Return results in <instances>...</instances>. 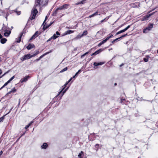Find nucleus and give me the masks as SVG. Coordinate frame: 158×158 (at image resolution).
<instances>
[{
    "label": "nucleus",
    "instance_id": "f257e3e1",
    "mask_svg": "<svg viewBox=\"0 0 158 158\" xmlns=\"http://www.w3.org/2000/svg\"><path fill=\"white\" fill-rule=\"evenodd\" d=\"M48 0H36L34 7L31 11V14L29 17L28 21L32 20L35 19V16L38 13V8L40 9L41 6L47 4Z\"/></svg>",
    "mask_w": 158,
    "mask_h": 158
},
{
    "label": "nucleus",
    "instance_id": "f03ea898",
    "mask_svg": "<svg viewBox=\"0 0 158 158\" xmlns=\"http://www.w3.org/2000/svg\"><path fill=\"white\" fill-rule=\"evenodd\" d=\"M153 27V24L149 23L148 24V25L147 27L143 29V32L144 33H147L148 32L150 31L151 30L152 28Z\"/></svg>",
    "mask_w": 158,
    "mask_h": 158
},
{
    "label": "nucleus",
    "instance_id": "7ed1b4c3",
    "mask_svg": "<svg viewBox=\"0 0 158 158\" xmlns=\"http://www.w3.org/2000/svg\"><path fill=\"white\" fill-rule=\"evenodd\" d=\"M68 83L67 82L64 85V87L59 92L58 94L57 95V96L60 95L61 94V95L60 96V97H61L65 93V92L68 89V87L67 88H66L64 90H63L65 88V87H66L67 85L68 84Z\"/></svg>",
    "mask_w": 158,
    "mask_h": 158
},
{
    "label": "nucleus",
    "instance_id": "20e7f679",
    "mask_svg": "<svg viewBox=\"0 0 158 158\" xmlns=\"http://www.w3.org/2000/svg\"><path fill=\"white\" fill-rule=\"evenodd\" d=\"M154 13H155V12H153L151 14H149L145 15L142 18V21H144V20H148V18L150 16L153 15L154 14Z\"/></svg>",
    "mask_w": 158,
    "mask_h": 158
},
{
    "label": "nucleus",
    "instance_id": "39448f33",
    "mask_svg": "<svg viewBox=\"0 0 158 158\" xmlns=\"http://www.w3.org/2000/svg\"><path fill=\"white\" fill-rule=\"evenodd\" d=\"M105 62H100L99 63L95 62L94 63V68L95 69H96L98 68L97 67L98 66L101 65L105 64Z\"/></svg>",
    "mask_w": 158,
    "mask_h": 158
},
{
    "label": "nucleus",
    "instance_id": "423d86ee",
    "mask_svg": "<svg viewBox=\"0 0 158 158\" xmlns=\"http://www.w3.org/2000/svg\"><path fill=\"white\" fill-rule=\"evenodd\" d=\"M32 57L31 55L30 54H28L26 55H24L23 58L22 57L21 58V60L23 61L25 60L29 59Z\"/></svg>",
    "mask_w": 158,
    "mask_h": 158
},
{
    "label": "nucleus",
    "instance_id": "0eeeda50",
    "mask_svg": "<svg viewBox=\"0 0 158 158\" xmlns=\"http://www.w3.org/2000/svg\"><path fill=\"white\" fill-rule=\"evenodd\" d=\"M60 35V34L58 31H57L56 32V33L54 34L53 36H52L49 40L55 39L58 37L59 35Z\"/></svg>",
    "mask_w": 158,
    "mask_h": 158
},
{
    "label": "nucleus",
    "instance_id": "6e6552de",
    "mask_svg": "<svg viewBox=\"0 0 158 158\" xmlns=\"http://www.w3.org/2000/svg\"><path fill=\"white\" fill-rule=\"evenodd\" d=\"M69 6V4H65L62 6L58 8V9L62 10L68 8V6Z\"/></svg>",
    "mask_w": 158,
    "mask_h": 158
},
{
    "label": "nucleus",
    "instance_id": "1a4fd4ad",
    "mask_svg": "<svg viewBox=\"0 0 158 158\" xmlns=\"http://www.w3.org/2000/svg\"><path fill=\"white\" fill-rule=\"evenodd\" d=\"M30 77L29 76H27L23 77V78L21 79L20 80V82L22 83L23 82H25L27 81V80Z\"/></svg>",
    "mask_w": 158,
    "mask_h": 158
},
{
    "label": "nucleus",
    "instance_id": "9d476101",
    "mask_svg": "<svg viewBox=\"0 0 158 158\" xmlns=\"http://www.w3.org/2000/svg\"><path fill=\"white\" fill-rule=\"evenodd\" d=\"M40 33L38 31H36L35 34L33 35L31 37L30 40H32L33 39H35L40 34Z\"/></svg>",
    "mask_w": 158,
    "mask_h": 158
},
{
    "label": "nucleus",
    "instance_id": "9b49d317",
    "mask_svg": "<svg viewBox=\"0 0 158 158\" xmlns=\"http://www.w3.org/2000/svg\"><path fill=\"white\" fill-rule=\"evenodd\" d=\"M11 31H10L6 30L5 31L4 35L5 37H7L9 35Z\"/></svg>",
    "mask_w": 158,
    "mask_h": 158
},
{
    "label": "nucleus",
    "instance_id": "f8f14e48",
    "mask_svg": "<svg viewBox=\"0 0 158 158\" xmlns=\"http://www.w3.org/2000/svg\"><path fill=\"white\" fill-rule=\"evenodd\" d=\"M52 51V50H51L50 51L47 52L45 53L44 54H43L41 56H40L39 57V59H40L41 58H42V57H43L44 56H45L48 54L49 53L51 52Z\"/></svg>",
    "mask_w": 158,
    "mask_h": 158
},
{
    "label": "nucleus",
    "instance_id": "ddd939ff",
    "mask_svg": "<svg viewBox=\"0 0 158 158\" xmlns=\"http://www.w3.org/2000/svg\"><path fill=\"white\" fill-rule=\"evenodd\" d=\"M35 47V45L33 44H30L29 45L27 46V48L28 50H30L31 48H34Z\"/></svg>",
    "mask_w": 158,
    "mask_h": 158
},
{
    "label": "nucleus",
    "instance_id": "4468645a",
    "mask_svg": "<svg viewBox=\"0 0 158 158\" xmlns=\"http://www.w3.org/2000/svg\"><path fill=\"white\" fill-rule=\"evenodd\" d=\"M52 23L48 25H46V24L45 23V24L43 26V29L44 30H45L47 29L49 27H50Z\"/></svg>",
    "mask_w": 158,
    "mask_h": 158
},
{
    "label": "nucleus",
    "instance_id": "2eb2a0df",
    "mask_svg": "<svg viewBox=\"0 0 158 158\" xmlns=\"http://www.w3.org/2000/svg\"><path fill=\"white\" fill-rule=\"evenodd\" d=\"M48 144L46 143H44L41 146V147L42 148L45 149L48 147Z\"/></svg>",
    "mask_w": 158,
    "mask_h": 158
},
{
    "label": "nucleus",
    "instance_id": "dca6fc26",
    "mask_svg": "<svg viewBox=\"0 0 158 158\" xmlns=\"http://www.w3.org/2000/svg\"><path fill=\"white\" fill-rule=\"evenodd\" d=\"M84 155V152L82 151H81L78 155V157L79 158H83Z\"/></svg>",
    "mask_w": 158,
    "mask_h": 158
},
{
    "label": "nucleus",
    "instance_id": "f3484780",
    "mask_svg": "<svg viewBox=\"0 0 158 158\" xmlns=\"http://www.w3.org/2000/svg\"><path fill=\"white\" fill-rule=\"evenodd\" d=\"M74 31H71L70 30H68L65 32L64 33V35L70 34L72 33Z\"/></svg>",
    "mask_w": 158,
    "mask_h": 158
},
{
    "label": "nucleus",
    "instance_id": "a211bd4d",
    "mask_svg": "<svg viewBox=\"0 0 158 158\" xmlns=\"http://www.w3.org/2000/svg\"><path fill=\"white\" fill-rule=\"evenodd\" d=\"M98 15V12L96 11L95 13H94L93 14L91 15H89V18H91V17H92L95 16H96Z\"/></svg>",
    "mask_w": 158,
    "mask_h": 158
},
{
    "label": "nucleus",
    "instance_id": "6ab92c4d",
    "mask_svg": "<svg viewBox=\"0 0 158 158\" xmlns=\"http://www.w3.org/2000/svg\"><path fill=\"white\" fill-rule=\"evenodd\" d=\"M146 58H144L143 59V60L145 62H147L148 61V58H149V56L148 55H147L146 56Z\"/></svg>",
    "mask_w": 158,
    "mask_h": 158
},
{
    "label": "nucleus",
    "instance_id": "aec40b11",
    "mask_svg": "<svg viewBox=\"0 0 158 158\" xmlns=\"http://www.w3.org/2000/svg\"><path fill=\"white\" fill-rule=\"evenodd\" d=\"M113 36V35L112 34H109L107 36V37L105 40H109L110 38H112Z\"/></svg>",
    "mask_w": 158,
    "mask_h": 158
},
{
    "label": "nucleus",
    "instance_id": "412c9836",
    "mask_svg": "<svg viewBox=\"0 0 158 158\" xmlns=\"http://www.w3.org/2000/svg\"><path fill=\"white\" fill-rule=\"evenodd\" d=\"M113 36V35L112 34H109L107 36V37L105 40H109L110 38H112Z\"/></svg>",
    "mask_w": 158,
    "mask_h": 158
},
{
    "label": "nucleus",
    "instance_id": "4be33fe9",
    "mask_svg": "<svg viewBox=\"0 0 158 158\" xmlns=\"http://www.w3.org/2000/svg\"><path fill=\"white\" fill-rule=\"evenodd\" d=\"M107 40H103L102 42L99 43L98 44V47H100V46H101L102 44H104L105 43H106Z\"/></svg>",
    "mask_w": 158,
    "mask_h": 158
},
{
    "label": "nucleus",
    "instance_id": "5701e85b",
    "mask_svg": "<svg viewBox=\"0 0 158 158\" xmlns=\"http://www.w3.org/2000/svg\"><path fill=\"white\" fill-rule=\"evenodd\" d=\"M103 50V49H99L97 51H95V53L97 55V54H99V53H100Z\"/></svg>",
    "mask_w": 158,
    "mask_h": 158
},
{
    "label": "nucleus",
    "instance_id": "b1692460",
    "mask_svg": "<svg viewBox=\"0 0 158 158\" xmlns=\"http://www.w3.org/2000/svg\"><path fill=\"white\" fill-rule=\"evenodd\" d=\"M16 91V89H15V88H13L12 89L11 91L9 92L7 94H10L11 92H13V93H15V92Z\"/></svg>",
    "mask_w": 158,
    "mask_h": 158
},
{
    "label": "nucleus",
    "instance_id": "393cba45",
    "mask_svg": "<svg viewBox=\"0 0 158 158\" xmlns=\"http://www.w3.org/2000/svg\"><path fill=\"white\" fill-rule=\"evenodd\" d=\"M10 83L9 82V81H8L7 82H6V83H5L3 85V86L2 87L0 88V90H1V89H2V88H3L5 86H6V85H7L9 83Z\"/></svg>",
    "mask_w": 158,
    "mask_h": 158
},
{
    "label": "nucleus",
    "instance_id": "a878e982",
    "mask_svg": "<svg viewBox=\"0 0 158 158\" xmlns=\"http://www.w3.org/2000/svg\"><path fill=\"white\" fill-rule=\"evenodd\" d=\"M127 35V34H125V35H122L120 37H118V38H115L114 40H119V39H120V38H121L122 37H125V36L126 35Z\"/></svg>",
    "mask_w": 158,
    "mask_h": 158
},
{
    "label": "nucleus",
    "instance_id": "bb28decb",
    "mask_svg": "<svg viewBox=\"0 0 158 158\" xmlns=\"http://www.w3.org/2000/svg\"><path fill=\"white\" fill-rule=\"evenodd\" d=\"M39 53H40V52L39 51H37L36 52L35 54H34L33 55H31V56H32V57H34V56H36V55H37L38 54H39Z\"/></svg>",
    "mask_w": 158,
    "mask_h": 158
},
{
    "label": "nucleus",
    "instance_id": "cd10ccee",
    "mask_svg": "<svg viewBox=\"0 0 158 158\" xmlns=\"http://www.w3.org/2000/svg\"><path fill=\"white\" fill-rule=\"evenodd\" d=\"M109 18V17H106V18H105V19H104L102 20L101 21V22L102 23H103L104 21H106Z\"/></svg>",
    "mask_w": 158,
    "mask_h": 158
},
{
    "label": "nucleus",
    "instance_id": "c85d7f7f",
    "mask_svg": "<svg viewBox=\"0 0 158 158\" xmlns=\"http://www.w3.org/2000/svg\"><path fill=\"white\" fill-rule=\"evenodd\" d=\"M87 34V31H85L81 35V36H82L83 35H86Z\"/></svg>",
    "mask_w": 158,
    "mask_h": 158
},
{
    "label": "nucleus",
    "instance_id": "c756f323",
    "mask_svg": "<svg viewBox=\"0 0 158 158\" xmlns=\"http://www.w3.org/2000/svg\"><path fill=\"white\" fill-rule=\"evenodd\" d=\"M68 69V68H67V67H66L65 68H64V69H62L60 72L61 73H62L64 71H65L66 70H67Z\"/></svg>",
    "mask_w": 158,
    "mask_h": 158
},
{
    "label": "nucleus",
    "instance_id": "7c9ffc66",
    "mask_svg": "<svg viewBox=\"0 0 158 158\" xmlns=\"http://www.w3.org/2000/svg\"><path fill=\"white\" fill-rule=\"evenodd\" d=\"M125 31V30H124V29H123V30H121V31H119L118 32L116 33V35H118V34H119L121 33H122V32H124V31Z\"/></svg>",
    "mask_w": 158,
    "mask_h": 158
},
{
    "label": "nucleus",
    "instance_id": "2f4dec72",
    "mask_svg": "<svg viewBox=\"0 0 158 158\" xmlns=\"http://www.w3.org/2000/svg\"><path fill=\"white\" fill-rule=\"evenodd\" d=\"M89 52H87L85 53H84V54L82 55L81 56V58H83L85 55H86V54H88L89 53Z\"/></svg>",
    "mask_w": 158,
    "mask_h": 158
},
{
    "label": "nucleus",
    "instance_id": "473e14b6",
    "mask_svg": "<svg viewBox=\"0 0 158 158\" xmlns=\"http://www.w3.org/2000/svg\"><path fill=\"white\" fill-rule=\"evenodd\" d=\"M58 10H59V9H58V8L57 9H56L55 11L53 13V15H55L57 14V11Z\"/></svg>",
    "mask_w": 158,
    "mask_h": 158
},
{
    "label": "nucleus",
    "instance_id": "72a5a7b5",
    "mask_svg": "<svg viewBox=\"0 0 158 158\" xmlns=\"http://www.w3.org/2000/svg\"><path fill=\"white\" fill-rule=\"evenodd\" d=\"M15 11L17 13V14L18 15H20L21 14V12L20 11H17V9L15 10Z\"/></svg>",
    "mask_w": 158,
    "mask_h": 158
},
{
    "label": "nucleus",
    "instance_id": "f704fd0d",
    "mask_svg": "<svg viewBox=\"0 0 158 158\" xmlns=\"http://www.w3.org/2000/svg\"><path fill=\"white\" fill-rule=\"evenodd\" d=\"M7 40H0L1 43L2 44L5 43Z\"/></svg>",
    "mask_w": 158,
    "mask_h": 158
},
{
    "label": "nucleus",
    "instance_id": "c9c22d12",
    "mask_svg": "<svg viewBox=\"0 0 158 158\" xmlns=\"http://www.w3.org/2000/svg\"><path fill=\"white\" fill-rule=\"evenodd\" d=\"M4 118V116H3L0 118V122H2Z\"/></svg>",
    "mask_w": 158,
    "mask_h": 158
},
{
    "label": "nucleus",
    "instance_id": "e433bc0d",
    "mask_svg": "<svg viewBox=\"0 0 158 158\" xmlns=\"http://www.w3.org/2000/svg\"><path fill=\"white\" fill-rule=\"evenodd\" d=\"M15 78V76H13L12 77H11L8 81H9V82H10V81L14 79Z\"/></svg>",
    "mask_w": 158,
    "mask_h": 158
},
{
    "label": "nucleus",
    "instance_id": "4c0bfd02",
    "mask_svg": "<svg viewBox=\"0 0 158 158\" xmlns=\"http://www.w3.org/2000/svg\"><path fill=\"white\" fill-rule=\"evenodd\" d=\"M15 78V76H13L12 77H11L8 81H9V82H10V81L14 79Z\"/></svg>",
    "mask_w": 158,
    "mask_h": 158
},
{
    "label": "nucleus",
    "instance_id": "58836bf2",
    "mask_svg": "<svg viewBox=\"0 0 158 158\" xmlns=\"http://www.w3.org/2000/svg\"><path fill=\"white\" fill-rule=\"evenodd\" d=\"M15 78V76H13L12 77H11L8 81H9V82H10V81L14 79Z\"/></svg>",
    "mask_w": 158,
    "mask_h": 158
},
{
    "label": "nucleus",
    "instance_id": "ea45409f",
    "mask_svg": "<svg viewBox=\"0 0 158 158\" xmlns=\"http://www.w3.org/2000/svg\"><path fill=\"white\" fill-rule=\"evenodd\" d=\"M23 33H21L20 35V36L19 37V40H21V39L22 36L23 35Z\"/></svg>",
    "mask_w": 158,
    "mask_h": 158
},
{
    "label": "nucleus",
    "instance_id": "a19ab883",
    "mask_svg": "<svg viewBox=\"0 0 158 158\" xmlns=\"http://www.w3.org/2000/svg\"><path fill=\"white\" fill-rule=\"evenodd\" d=\"M81 72V70H79L75 74V76H77L79 73Z\"/></svg>",
    "mask_w": 158,
    "mask_h": 158
},
{
    "label": "nucleus",
    "instance_id": "79ce46f5",
    "mask_svg": "<svg viewBox=\"0 0 158 158\" xmlns=\"http://www.w3.org/2000/svg\"><path fill=\"white\" fill-rule=\"evenodd\" d=\"M130 27V26L129 25H128L127 26L126 28L124 29V30L125 31L127 30L129 27Z\"/></svg>",
    "mask_w": 158,
    "mask_h": 158
},
{
    "label": "nucleus",
    "instance_id": "37998d69",
    "mask_svg": "<svg viewBox=\"0 0 158 158\" xmlns=\"http://www.w3.org/2000/svg\"><path fill=\"white\" fill-rule=\"evenodd\" d=\"M9 72V71H7L6 73H4L1 76V77H3L6 74L8 73Z\"/></svg>",
    "mask_w": 158,
    "mask_h": 158
},
{
    "label": "nucleus",
    "instance_id": "c03bdc74",
    "mask_svg": "<svg viewBox=\"0 0 158 158\" xmlns=\"http://www.w3.org/2000/svg\"><path fill=\"white\" fill-rule=\"evenodd\" d=\"M125 99H121L120 103H122V104H123V101H125Z\"/></svg>",
    "mask_w": 158,
    "mask_h": 158
},
{
    "label": "nucleus",
    "instance_id": "a18cd8bd",
    "mask_svg": "<svg viewBox=\"0 0 158 158\" xmlns=\"http://www.w3.org/2000/svg\"><path fill=\"white\" fill-rule=\"evenodd\" d=\"M13 108V107H12L9 110V111L8 112V113L7 114H6V115H7V114H9L10 113V112L12 110Z\"/></svg>",
    "mask_w": 158,
    "mask_h": 158
},
{
    "label": "nucleus",
    "instance_id": "49530a36",
    "mask_svg": "<svg viewBox=\"0 0 158 158\" xmlns=\"http://www.w3.org/2000/svg\"><path fill=\"white\" fill-rule=\"evenodd\" d=\"M34 123L33 121H31L30 122V123L28 124L30 126L32 124Z\"/></svg>",
    "mask_w": 158,
    "mask_h": 158
},
{
    "label": "nucleus",
    "instance_id": "de8ad7c7",
    "mask_svg": "<svg viewBox=\"0 0 158 158\" xmlns=\"http://www.w3.org/2000/svg\"><path fill=\"white\" fill-rule=\"evenodd\" d=\"M47 16H46V17H45V20H44V22H43V23L42 25H44V23H45V21H46V20H47Z\"/></svg>",
    "mask_w": 158,
    "mask_h": 158
},
{
    "label": "nucleus",
    "instance_id": "09e8293b",
    "mask_svg": "<svg viewBox=\"0 0 158 158\" xmlns=\"http://www.w3.org/2000/svg\"><path fill=\"white\" fill-rule=\"evenodd\" d=\"M30 127V126L28 124V125H26L25 128L26 129H27L29 127Z\"/></svg>",
    "mask_w": 158,
    "mask_h": 158
},
{
    "label": "nucleus",
    "instance_id": "8fccbe9b",
    "mask_svg": "<svg viewBox=\"0 0 158 158\" xmlns=\"http://www.w3.org/2000/svg\"><path fill=\"white\" fill-rule=\"evenodd\" d=\"M99 144H96V145H95V147L96 148H98V147H99Z\"/></svg>",
    "mask_w": 158,
    "mask_h": 158
},
{
    "label": "nucleus",
    "instance_id": "3c124183",
    "mask_svg": "<svg viewBox=\"0 0 158 158\" xmlns=\"http://www.w3.org/2000/svg\"><path fill=\"white\" fill-rule=\"evenodd\" d=\"M72 78H71L70 79H69V80L67 82L68 83H69L72 80Z\"/></svg>",
    "mask_w": 158,
    "mask_h": 158
},
{
    "label": "nucleus",
    "instance_id": "603ef678",
    "mask_svg": "<svg viewBox=\"0 0 158 158\" xmlns=\"http://www.w3.org/2000/svg\"><path fill=\"white\" fill-rule=\"evenodd\" d=\"M40 59H39V58H38V59H36L35 60H34V61H37L39 60Z\"/></svg>",
    "mask_w": 158,
    "mask_h": 158
},
{
    "label": "nucleus",
    "instance_id": "864d4df0",
    "mask_svg": "<svg viewBox=\"0 0 158 158\" xmlns=\"http://www.w3.org/2000/svg\"><path fill=\"white\" fill-rule=\"evenodd\" d=\"M3 153V152L2 151H1L0 152V156H1L2 154Z\"/></svg>",
    "mask_w": 158,
    "mask_h": 158
},
{
    "label": "nucleus",
    "instance_id": "5fc2aeb1",
    "mask_svg": "<svg viewBox=\"0 0 158 158\" xmlns=\"http://www.w3.org/2000/svg\"><path fill=\"white\" fill-rule=\"evenodd\" d=\"M96 55V54L95 53V52H94L93 53L92 55H91V56H94V55Z\"/></svg>",
    "mask_w": 158,
    "mask_h": 158
},
{
    "label": "nucleus",
    "instance_id": "6e6d98bb",
    "mask_svg": "<svg viewBox=\"0 0 158 158\" xmlns=\"http://www.w3.org/2000/svg\"><path fill=\"white\" fill-rule=\"evenodd\" d=\"M21 40H17L16 41V42L18 43H19L20 42Z\"/></svg>",
    "mask_w": 158,
    "mask_h": 158
},
{
    "label": "nucleus",
    "instance_id": "4d7b16f0",
    "mask_svg": "<svg viewBox=\"0 0 158 158\" xmlns=\"http://www.w3.org/2000/svg\"><path fill=\"white\" fill-rule=\"evenodd\" d=\"M2 70L0 69V75L2 73Z\"/></svg>",
    "mask_w": 158,
    "mask_h": 158
},
{
    "label": "nucleus",
    "instance_id": "13d9d810",
    "mask_svg": "<svg viewBox=\"0 0 158 158\" xmlns=\"http://www.w3.org/2000/svg\"><path fill=\"white\" fill-rule=\"evenodd\" d=\"M124 65V64L123 63V64H121L120 65V67H121V66H122L123 65Z\"/></svg>",
    "mask_w": 158,
    "mask_h": 158
},
{
    "label": "nucleus",
    "instance_id": "bf43d9fd",
    "mask_svg": "<svg viewBox=\"0 0 158 158\" xmlns=\"http://www.w3.org/2000/svg\"><path fill=\"white\" fill-rule=\"evenodd\" d=\"M20 99H19V104H18L19 105L20 104Z\"/></svg>",
    "mask_w": 158,
    "mask_h": 158
},
{
    "label": "nucleus",
    "instance_id": "052dcab7",
    "mask_svg": "<svg viewBox=\"0 0 158 158\" xmlns=\"http://www.w3.org/2000/svg\"><path fill=\"white\" fill-rule=\"evenodd\" d=\"M116 40H113V41H112V43H113V44H114V42H115V41H116Z\"/></svg>",
    "mask_w": 158,
    "mask_h": 158
},
{
    "label": "nucleus",
    "instance_id": "680f3d73",
    "mask_svg": "<svg viewBox=\"0 0 158 158\" xmlns=\"http://www.w3.org/2000/svg\"><path fill=\"white\" fill-rule=\"evenodd\" d=\"M25 133H24L23 134H22L21 135V136L20 137H21V136H23V135L25 134Z\"/></svg>",
    "mask_w": 158,
    "mask_h": 158
},
{
    "label": "nucleus",
    "instance_id": "e2e57ef3",
    "mask_svg": "<svg viewBox=\"0 0 158 158\" xmlns=\"http://www.w3.org/2000/svg\"><path fill=\"white\" fill-rule=\"evenodd\" d=\"M1 40H6V39H5V38H2Z\"/></svg>",
    "mask_w": 158,
    "mask_h": 158
},
{
    "label": "nucleus",
    "instance_id": "0e129e2a",
    "mask_svg": "<svg viewBox=\"0 0 158 158\" xmlns=\"http://www.w3.org/2000/svg\"><path fill=\"white\" fill-rule=\"evenodd\" d=\"M77 76H75V75L73 77V78H75Z\"/></svg>",
    "mask_w": 158,
    "mask_h": 158
},
{
    "label": "nucleus",
    "instance_id": "69168bd1",
    "mask_svg": "<svg viewBox=\"0 0 158 158\" xmlns=\"http://www.w3.org/2000/svg\"><path fill=\"white\" fill-rule=\"evenodd\" d=\"M117 85V84H116V83H115L114 84V85Z\"/></svg>",
    "mask_w": 158,
    "mask_h": 158
},
{
    "label": "nucleus",
    "instance_id": "338daca9",
    "mask_svg": "<svg viewBox=\"0 0 158 158\" xmlns=\"http://www.w3.org/2000/svg\"><path fill=\"white\" fill-rule=\"evenodd\" d=\"M128 41L127 42H126V44H127V43H128Z\"/></svg>",
    "mask_w": 158,
    "mask_h": 158
},
{
    "label": "nucleus",
    "instance_id": "774afa93",
    "mask_svg": "<svg viewBox=\"0 0 158 158\" xmlns=\"http://www.w3.org/2000/svg\"><path fill=\"white\" fill-rule=\"evenodd\" d=\"M157 53L158 54V50L157 51Z\"/></svg>",
    "mask_w": 158,
    "mask_h": 158
}]
</instances>
